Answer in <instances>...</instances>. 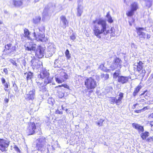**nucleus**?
I'll return each instance as SVG.
<instances>
[{
  "instance_id": "1",
  "label": "nucleus",
  "mask_w": 153,
  "mask_h": 153,
  "mask_svg": "<svg viewBox=\"0 0 153 153\" xmlns=\"http://www.w3.org/2000/svg\"><path fill=\"white\" fill-rule=\"evenodd\" d=\"M92 25L93 34L97 38H101L102 34L104 35L110 34V36H114V28L107 26L105 20L101 18L96 19L92 21Z\"/></svg>"
},
{
  "instance_id": "27",
  "label": "nucleus",
  "mask_w": 153,
  "mask_h": 153,
  "mask_svg": "<svg viewBox=\"0 0 153 153\" xmlns=\"http://www.w3.org/2000/svg\"><path fill=\"white\" fill-rule=\"evenodd\" d=\"M149 133L148 131H146L140 134V137L143 140H146L149 136Z\"/></svg>"
},
{
  "instance_id": "18",
  "label": "nucleus",
  "mask_w": 153,
  "mask_h": 153,
  "mask_svg": "<svg viewBox=\"0 0 153 153\" xmlns=\"http://www.w3.org/2000/svg\"><path fill=\"white\" fill-rule=\"evenodd\" d=\"M122 61L121 59L118 57H116L114 60L113 63L116 66V67H119L120 69L122 65L121 63Z\"/></svg>"
},
{
  "instance_id": "54",
  "label": "nucleus",
  "mask_w": 153,
  "mask_h": 153,
  "mask_svg": "<svg viewBox=\"0 0 153 153\" xmlns=\"http://www.w3.org/2000/svg\"><path fill=\"white\" fill-rule=\"evenodd\" d=\"M140 102H145V100L143 99H141L139 101Z\"/></svg>"
},
{
  "instance_id": "33",
  "label": "nucleus",
  "mask_w": 153,
  "mask_h": 153,
  "mask_svg": "<svg viewBox=\"0 0 153 153\" xmlns=\"http://www.w3.org/2000/svg\"><path fill=\"white\" fill-rule=\"evenodd\" d=\"M146 6L148 8L150 7L152 5V1L150 0H147L145 1Z\"/></svg>"
},
{
  "instance_id": "7",
  "label": "nucleus",
  "mask_w": 153,
  "mask_h": 153,
  "mask_svg": "<svg viewBox=\"0 0 153 153\" xmlns=\"http://www.w3.org/2000/svg\"><path fill=\"white\" fill-rule=\"evenodd\" d=\"M69 76L66 72L62 71L59 73V77H55L56 81L58 84L65 82L69 79Z\"/></svg>"
},
{
  "instance_id": "50",
  "label": "nucleus",
  "mask_w": 153,
  "mask_h": 153,
  "mask_svg": "<svg viewBox=\"0 0 153 153\" xmlns=\"http://www.w3.org/2000/svg\"><path fill=\"white\" fill-rule=\"evenodd\" d=\"M142 111V110L141 109L140 110H135L134 111V112L137 113H138L141 112Z\"/></svg>"
},
{
  "instance_id": "13",
  "label": "nucleus",
  "mask_w": 153,
  "mask_h": 153,
  "mask_svg": "<svg viewBox=\"0 0 153 153\" xmlns=\"http://www.w3.org/2000/svg\"><path fill=\"white\" fill-rule=\"evenodd\" d=\"M37 140L38 142L36 143V147L38 151H39L44 146L46 143V139L45 137H41Z\"/></svg>"
},
{
  "instance_id": "35",
  "label": "nucleus",
  "mask_w": 153,
  "mask_h": 153,
  "mask_svg": "<svg viewBox=\"0 0 153 153\" xmlns=\"http://www.w3.org/2000/svg\"><path fill=\"white\" fill-rule=\"evenodd\" d=\"M9 61L13 65L15 66V67H18V65L15 60L11 59H10Z\"/></svg>"
},
{
  "instance_id": "29",
  "label": "nucleus",
  "mask_w": 153,
  "mask_h": 153,
  "mask_svg": "<svg viewBox=\"0 0 153 153\" xmlns=\"http://www.w3.org/2000/svg\"><path fill=\"white\" fill-rule=\"evenodd\" d=\"M41 18L40 16H36L33 20V22L34 24H37L40 22L41 20Z\"/></svg>"
},
{
  "instance_id": "6",
  "label": "nucleus",
  "mask_w": 153,
  "mask_h": 153,
  "mask_svg": "<svg viewBox=\"0 0 153 153\" xmlns=\"http://www.w3.org/2000/svg\"><path fill=\"white\" fill-rule=\"evenodd\" d=\"M36 129V126L35 122L30 121L28 123L26 132L28 135H33L35 133Z\"/></svg>"
},
{
  "instance_id": "61",
  "label": "nucleus",
  "mask_w": 153,
  "mask_h": 153,
  "mask_svg": "<svg viewBox=\"0 0 153 153\" xmlns=\"http://www.w3.org/2000/svg\"><path fill=\"white\" fill-rule=\"evenodd\" d=\"M66 111H67V109H66Z\"/></svg>"
},
{
  "instance_id": "8",
  "label": "nucleus",
  "mask_w": 153,
  "mask_h": 153,
  "mask_svg": "<svg viewBox=\"0 0 153 153\" xmlns=\"http://www.w3.org/2000/svg\"><path fill=\"white\" fill-rule=\"evenodd\" d=\"M16 50V46L13 45L12 43H9L5 45L3 51L6 54H8L15 52Z\"/></svg>"
},
{
  "instance_id": "47",
  "label": "nucleus",
  "mask_w": 153,
  "mask_h": 153,
  "mask_svg": "<svg viewBox=\"0 0 153 153\" xmlns=\"http://www.w3.org/2000/svg\"><path fill=\"white\" fill-rule=\"evenodd\" d=\"M104 64H102L99 66V68L102 70H104Z\"/></svg>"
},
{
  "instance_id": "14",
  "label": "nucleus",
  "mask_w": 153,
  "mask_h": 153,
  "mask_svg": "<svg viewBox=\"0 0 153 153\" xmlns=\"http://www.w3.org/2000/svg\"><path fill=\"white\" fill-rule=\"evenodd\" d=\"M143 63L142 61H140L137 63V65L136 67V71L139 73H140V74H143L144 75L146 73L145 70L143 69Z\"/></svg>"
},
{
  "instance_id": "39",
  "label": "nucleus",
  "mask_w": 153,
  "mask_h": 153,
  "mask_svg": "<svg viewBox=\"0 0 153 153\" xmlns=\"http://www.w3.org/2000/svg\"><path fill=\"white\" fill-rule=\"evenodd\" d=\"M82 11L79 8L77 9V15L78 16H79L81 15Z\"/></svg>"
},
{
  "instance_id": "59",
  "label": "nucleus",
  "mask_w": 153,
  "mask_h": 153,
  "mask_svg": "<svg viewBox=\"0 0 153 153\" xmlns=\"http://www.w3.org/2000/svg\"><path fill=\"white\" fill-rule=\"evenodd\" d=\"M3 23V22L0 20V25L2 24Z\"/></svg>"
},
{
  "instance_id": "3",
  "label": "nucleus",
  "mask_w": 153,
  "mask_h": 153,
  "mask_svg": "<svg viewBox=\"0 0 153 153\" xmlns=\"http://www.w3.org/2000/svg\"><path fill=\"white\" fill-rule=\"evenodd\" d=\"M36 45L31 42H28V45L25 47V50L32 51H35V55L39 59L42 58L44 56V49L41 46L39 45L36 49Z\"/></svg>"
},
{
  "instance_id": "34",
  "label": "nucleus",
  "mask_w": 153,
  "mask_h": 153,
  "mask_svg": "<svg viewBox=\"0 0 153 153\" xmlns=\"http://www.w3.org/2000/svg\"><path fill=\"white\" fill-rule=\"evenodd\" d=\"M48 102L49 105H53L54 104V100L52 98H49L48 100Z\"/></svg>"
},
{
  "instance_id": "53",
  "label": "nucleus",
  "mask_w": 153,
  "mask_h": 153,
  "mask_svg": "<svg viewBox=\"0 0 153 153\" xmlns=\"http://www.w3.org/2000/svg\"><path fill=\"white\" fill-rule=\"evenodd\" d=\"M149 124L151 127L153 128V120L150 121Z\"/></svg>"
},
{
  "instance_id": "36",
  "label": "nucleus",
  "mask_w": 153,
  "mask_h": 153,
  "mask_svg": "<svg viewBox=\"0 0 153 153\" xmlns=\"http://www.w3.org/2000/svg\"><path fill=\"white\" fill-rule=\"evenodd\" d=\"M65 54L67 59H69L71 57V55L69 53V51L68 49L66 50L65 52Z\"/></svg>"
},
{
  "instance_id": "43",
  "label": "nucleus",
  "mask_w": 153,
  "mask_h": 153,
  "mask_svg": "<svg viewBox=\"0 0 153 153\" xmlns=\"http://www.w3.org/2000/svg\"><path fill=\"white\" fill-rule=\"evenodd\" d=\"M70 39L74 41L76 39V36L74 34H73L72 35L70 36Z\"/></svg>"
},
{
  "instance_id": "44",
  "label": "nucleus",
  "mask_w": 153,
  "mask_h": 153,
  "mask_svg": "<svg viewBox=\"0 0 153 153\" xmlns=\"http://www.w3.org/2000/svg\"><path fill=\"white\" fill-rule=\"evenodd\" d=\"M14 148L15 150L17 152H20L21 151L18 146H14Z\"/></svg>"
},
{
  "instance_id": "38",
  "label": "nucleus",
  "mask_w": 153,
  "mask_h": 153,
  "mask_svg": "<svg viewBox=\"0 0 153 153\" xmlns=\"http://www.w3.org/2000/svg\"><path fill=\"white\" fill-rule=\"evenodd\" d=\"M13 86L14 88V89L16 91H18V87L15 82H13Z\"/></svg>"
},
{
  "instance_id": "60",
  "label": "nucleus",
  "mask_w": 153,
  "mask_h": 153,
  "mask_svg": "<svg viewBox=\"0 0 153 153\" xmlns=\"http://www.w3.org/2000/svg\"><path fill=\"white\" fill-rule=\"evenodd\" d=\"M62 106V109H63V105H62V106Z\"/></svg>"
},
{
  "instance_id": "45",
  "label": "nucleus",
  "mask_w": 153,
  "mask_h": 153,
  "mask_svg": "<svg viewBox=\"0 0 153 153\" xmlns=\"http://www.w3.org/2000/svg\"><path fill=\"white\" fill-rule=\"evenodd\" d=\"M55 113L57 114H62L63 112L62 111H60L59 109H57L56 110Z\"/></svg>"
},
{
  "instance_id": "57",
  "label": "nucleus",
  "mask_w": 153,
  "mask_h": 153,
  "mask_svg": "<svg viewBox=\"0 0 153 153\" xmlns=\"http://www.w3.org/2000/svg\"><path fill=\"white\" fill-rule=\"evenodd\" d=\"M62 84L61 85H59L58 86H56L55 87V88H58L59 87H62Z\"/></svg>"
},
{
  "instance_id": "56",
  "label": "nucleus",
  "mask_w": 153,
  "mask_h": 153,
  "mask_svg": "<svg viewBox=\"0 0 153 153\" xmlns=\"http://www.w3.org/2000/svg\"><path fill=\"white\" fill-rule=\"evenodd\" d=\"M139 104L138 103H136L133 106L134 107V108H135L136 106L137 105H139Z\"/></svg>"
},
{
  "instance_id": "58",
  "label": "nucleus",
  "mask_w": 153,
  "mask_h": 153,
  "mask_svg": "<svg viewBox=\"0 0 153 153\" xmlns=\"http://www.w3.org/2000/svg\"><path fill=\"white\" fill-rule=\"evenodd\" d=\"M57 61H58L57 59H55V61H54V63H56L57 62Z\"/></svg>"
},
{
  "instance_id": "55",
  "label": "nucleus",
  "mask_w": 153,
  "mask_h": 153,
  "mask_svg": "<svg viewBox=\"0 0 153 153\" xmlns=\"http://www.w3.org/2000/svg\"><path fill=\"white\" fill-rule=\"evenodd\" d=\"M110 68H111L112 71H114L115 69V68H114L113 66H111Z\"/></svg>"
},
{
  "instance_id": "63",
  "label": "nucleus",
  "mask_w": 153,
  "mask_h": 153,
  "mask_svg": "<svg viewBox=\"0 0 153 153\" xmlns=\"http://www.w3.org/2000/svg\"><path fill=\"white\" fill-rule=\"evenodd\" d=\"M152 101H153V99H152Z\"/></svg>"
},
{
  "instance_id": "28",
  "label": "nucleus",
  "mask_w": 153,
  "mask_h": 153,
  "mask_svg": "<svg viewBox=\"0 0 153 153\" xmlns=\"http://www.w3.org/2000/svg\"><path fill=\"white\" fill-rule=\"evenodd\" d=\"M135 11L130 10L126 13V15L128 17H132L134 15Z\"/></svg>"
},
{
  "instance_id": "15",
  "label": "nucleus",
  "mask_w": 153,
  "mask_h": 153,
  "mask_svg": "<svg viewBox=\"0 0 153 153\" xmlns=\"http://www.w3.org/2000/svg\"><path fill=\"white\" fill-rule=\"evenodd\" d=\"M33 34L35 38L37 40L42 41L45 39V33H39L38 34L37 36H36V35L35 32L33 33Z\"/></svg>"
},
{
  "instance_id": "9",
  "label": "nucleus",
  "mask_w": 153,
  "mask_h": 153,
  "mask_svg": "<svg viewBox=\"0 0 153 153\" xmlns=\"http://www.w3.org/2000/svg\"><path fill=\"white\" fill-rule=\"evenodd\" d=\"M119 97L117 99L115 97H111L110 102L112 104H116L117 105L120 104L122 102V100L123 98L124 94L122 92H120L118 95Z\"/></svg>"
},
{
  "instance_id": "11",
  "label": "nucleus",
  "mask_w": 153,
  "mask_h": 153,
  "mask_svg": "<svg viewBox=\"0 0 153 153\" xmlns=\"http://www.w3.org/2000/svg\"><path fill=\"white\" fill-rule=\"evenodd\" d=\"M31 65L33 69H38L42 66V62L34 57L31 61Z\"/></svg>"
},
{
  "instance_id": "30",
  "label": "nucleus",
  "mask_w": 153,
  "mask_h": 153,
  "mask_svg": "<svg viewBox=\"0 0 153 153\" xmlns=\"http://www.w3.org/2000/svg\"><path fill=\"white\" fill-rule=\"evenodd\" d=\"M106 17L107 18V21L109 23H111L113 22L114 20L111 16L110 15L109 12L107 13V14L106 15Z\"/></svg>"
},
{
  "instance_id": "48",
  "label": "nucleus",
  "mask_w": 153,
  "mask_h": 153,
  "mask_svg": "<svg viewBox=\"0 0 153 153\" xmlns=\"http://www.w3.org/2000/svg\"><path fill=\"white\" fill-rule=\"evenodd\" d=\"M62 87L64 88H67L68 89H69V86L66 84H62Z\"/></svg>"
},
{
  "instance_id": "25",
  "label": "nucleus",
  "mask_w": 153,
  "mask_h": 153,
  "mask_svg": "<svg viewBox=\"0 0 153 153\" xmlns=\"http://www.w3.org/2000/svg\"><path fill=\"white\" fill-rule=\"evenodd\" d=\"M63 89L59 88L57 90V96L59 98H62L64 96Z\"/></svg>"
},
{
  "instance_id": "46",
  "label": "nucleus",
  "mask_w": 153,
  "mask_h": 153,
  "mask_svg": "<svg viewBox=\"0 0 153 153\" xmlns=\"http://www.w3.org/2000/svg\"><path fill=\"white\" fill-rule=\"evenodd\" d=\"M150 107L148 106H146V107H144L142 109H141L142 111H145L146 110H148L149 109Z\"/></svg>"
},
{
  "instance_id": "10",
  "label": "nucleus",
  "mask_w": 153,
  "mask_h": 153,
  "mask_svg": "<svg viewBox=\"0 0 153 153\" xmlns=\"http://www.w3.org/2000/svg\"><path fill=\"white\" fill-rule=\"evenodd\" d=\"M9 144V142L4 139L0 138V150L2 152L6 151Z\"/></svg>"
},
{
  "instance_id": "21",
  "label": "nucleus",
  "mask_w": 153,
  "mask_h": 153,
  "mask_svg": "<svg viewBox=\"0 0 153 153\" xmlns=\"http://www.w3.org/2000/svg\"><path fill=\"white\" fill-rule=\"evenodd\" d=\"M142 88V86L139 85L137 86L134 89V91L132 93V95L133 97H135L137 95L138 93L140 91V89Z\"/></svg>"
},
{
  "instance_id": "42",
  "label": "nucleus",
  "mask_w": 153,
  "mask_h": 153,
  "mask_svg": "<svg viewBox=\"0 0 153 153\" xmlns=\"http://www.w3.org/2000/svg\"><path fill=\"white\" fill-rule=\"evenodd\" d=\"M146 141L149 142H153V137H149L146 139Z\"/></svg>"
},
{
  "instance_id": "31",
  "label": "nucleus",
  "mask_w": 153,
  "mask_h": 153,
  "mask_svg": "<svg viewBox=\"0 0 153 153\" xmlns=\"http://www.w3.org/2000/svg\"><path fill=\"white\" fill-rule=\"evenodd\" d=\"M147 92L148 91L147 90L143 91V92L140 95V97L141 98L143 96L145 99H147L149 97L148 95L149 94L148 93H147Z\"/></svg>"
},
{
  "instance_id": "32",
  "label": "nucleus",
  "mask_w": 153,
  "mask_h": 153,
  "mask_svg": "<svg viewBox=\"0 0 153 153\" xmlns=\"http://www.w3.org/2000/svg\"><path fill=\"white\" fill-rule=\"evenodd\" d=\"M120 69L116 71L113 74V78L116 79L117 77H119V75H120Z\"/></svg>"
},
{
  "instance_id": "19",
  "label": "nucleus",
  "mask_w": 153,
  "mask_h": 153,
  "mask_svg": "<svg viewBox=\"0 0 153 153\" xmlns=\"http://www.w3.org/2000/svg\"><path fill=\"white\" fill-rule=\"evenodd\" d=\"M132 126L133 128L139 131L143 132L144 131L143 126L137 123H133Z\"/></svg>"
},
{
  "instance_id": "17",
  "label": "nucleus",
  "mask_w": 153,
  "mask_h": 153,
  "mask_svg": "<svg viewBox=\"0 0 153 153\" xmlns=\"http://www.w3.org/2000/svg\"><path fill=\"white\" fill-rule=\"evenodd\" d=\"M128 78L127 76H119L117 79L118 82L122 84L126 83L128 82Z\"/></svg>"
},
{
  "instance_id": "5",
  "label": "nucleus",
  "mask_w": 153,
  "mask_h": 153,
  "mask_svg": "<svg viewBox=\"0 0 153 153\" xmlns=\"http://www.w3.org/2000/svg\"><path fill=\"white\" fill-rule=\"evenodd\" d=\"M137 33L139 37V39H149L151 37V35L149 34L146 33L142 31L144 30L143 27H136V28Z\"/></svg>"
},
{
  "instance_id": "52",
  "label": "nucleus",
  "mask_w": 153,
  "mask_h": 153,
  "mask_svg": "<svg viewBox=\"0 0 153 153\" xmlns=\"http://www.w3.org/2000/svg\"><path fill=\"white\" fill-rule=\"evenodd\" d=\"M4 102L5 103H8V102L9 101V98H5L4 99Z\"/></svg>"
},
{
  "instance_id": "49",
  "label": "nucleus",
  "mask_w": 153,
  "mask_h": 153,
  "mask_svg": "<svg viewBox=\"0 0 153 153\" xmlns=\"http://www.w3.org/2000/svg\"><path fill=\"white\" fill-rule=\"evenodd\" d=\"M148 117L150 119H153V113L149 114L148 116Z\"/></svg>"
},
{
  "instance_id": "37",
  "label": "nucleus",
  "mask_w": 153,
  "mask_h": 153,
  "mask_svg": "<svg viewBox=\"0 0 153 153\" xmlns=\"http://www.w3.org/2000/svg\"><path fill=\"white\" fill-rule=\"evenodd\" d=\"M39 33H45V27L43 26H41L39 27Z\"/></svg>"
},
{
  "instance_id": "20",
  "label": "nucleus",
  "mask_w": 153,
  "mask_h": 153,
  "mask_svg": "<svg viewBox=\"0 0 153 153\" xmlns=\"http://www.w3.org/2000/svg\"><path fill=\"white\" fill-rule=\"evenodd\" d=\"M61 22L63 23V26L65 28L68 26V22L66 19V17L64 16H61L60 17Z\"/></svg>"
},
{
  "instance_id": "40",
  "label": "nucleus",
  "mask_w": 153,
  "mask_h": 153,
  "mask_svg": "<svg viewBox=\"0 0 153 153\" xmlns=\"http://www.w3.org/2000/svg\"><path fill=\"white\" fill-rule=\"evenodd\" d=\"M104 120L102 119H100L99 121L97 122V124L99 126H101L102 125Z\"/></svg>"
},
{
  "instance_id": "41",
  "label": "nucleus",
  "mask_w": 153,
  "mask_h": 153,
  "mask_svg": "<svg viewBox=\"0 0 153 153\" xmlns=\"http://www.w3.org/2000/svg\"><path fill=\"white\" fill-rule=\"evenodd\" d=\"M101 76L102 77H104L105 80H107L109 78V75L108 74H106L105 75L103 74L101 75Z\"/></svg>"
},
{
  "instance_id": "16",
  "label": "nucleus",
  "mask_w": 153,
  "mask_h": 153,
  "mask_svg": "<svg viewBox=\"0 0 153 153\" xmlns=\"http://www.w3.org/2000/svg\"><path fill=\"white\" fill-rule=\"evenodd\" d=\"M1 83L4 86V90L6 92H8L9 91L8 88L10 86L9 82H6V81L5 79L3 77L1 78Z\"/></svg>"
},
{
  "instance_id": "12",
  "label": "nucleus",
  "mask_w": 153,
  "mask_h": 153,
  "mask_svg": "<svg viewBox=\"0 0 153 153\" xmlns=\"http://www.w3.org/2000/svg\"><path fill=\"white\" fill-rule=\"evenodd\" d=\"M25 99L27 101H33L35 97V90L33 89L25 95Z\"/></svg>"
},
{
  "instance_id": "22",
  "label": "nucleus",
  "mask_w": 153,
  "mask_h": 153,
  "mask_svg": "<svg viewBox=\"0 0 153 153\" xmlns=\"http://www.w3.org/2000/svg\"><path fill=\"white\" fill-rule=\"evenodd\" d=\"M24 75L26 77L27 81L31 80L33 78V73L30 71H28L25 73Z\"/></svg>"
},
{
  "instance_id": "26",
  "label": "nucleus",
  "mask_w": 153,
  "mask_h": 153,
  "mask_svg": "<svg viewBox=\"0 0 153 153\" xmlns=\"http://www.w3.org/2000/svg\"><path fill=\"white\" fill-rule=\"evenodd\" d=\"M131 10L135 11H136L138 8V5L137 3L134 2L131 4Z\"/></svg>"
},
{
  "instance_id": "4",
  "label": "nucleus",
  "mask_w": 153,
  "mask_h": 153,
  "mask_svg": "<svg viewBox=\"0 0 153 153\" xmlns=\"http://www.w3.org/2000/svg\"><path fill=\"white\" fill-rule=\"evenodd\" d=\"M84 85L88 90H90V93L93 92L92 90L94 89L97 86V82L95 79L92 77H86L84 80Z\"/></svg>"
},
{
  "instance_id": "51",
  "label": "nucleus",
  "mask_w": 153,
  "mask_h": 153,
  "mask_svg": "<svg viewBox=\"0 0 153 153\" xmlns=\"http://www.w3.org/2000/svg\"><path fill=\"white\" fill-rule=\"evenodd\" d=\"M3 71L6 74H8V70L7 68L4 69Z\"/></svg>"
},
{
  "instance_id": "62",
  "label": "nucleus",
  "mask_w": 153,
  "mask_h": 153,
  "mask_svg": "<svg viewBox=\"0 0 153 153\" xmlns=\"http://www.w3.org/2000/svg\"><path fill=\"white\" fill-rule=\"evenodd\" d=\"M139 107H142V106H139Z\"/></svg>"
},
{
  "instance_id": "23",
  "label": "nucleus",
  "mask_w": 153,
  "mask_h": 153,
  "mask_svg": "<svg viewBox=\"0 0 153 153\" xmlns=\"http://www.w3.org/2000/svg\"><path fill=\"white\" fill-rule=\"evenodd\" d=\"M26 0H20V1L16 0H13V5L16 7H19L23 4V2Z\"/></svg>"
},
{
  "instance_id": "2",
  "label": "nucleus",
  "mask_w": 153,
  "mask_h": 153,
  "mask_svg": "<svg viewBox=\"0 0 153 153\" xmlns=\"http://www.w3.org/2000/svg\"><path fill=\"white\" fill-rule=\"evenodd\" d=\"M39 81H36L37 86L42 88L52 82V78L50 76L48 71L45 68L42 69L37 76Z\"/></svg>"
},
{
  "instance_id": "24",
  "label": "nucleus",
  "mask_w": 153,
  "mask_h": 153,
  "mask_svg": "<svg viewBox=\"0 0 153 153\" xmlns=\"http://www.w3.org/2000/svg\"><path fill=\"white\" fill-rule=\"evenodd\" d=\"M24 33L25 38H27L28 39H31L30 36V32L28 29L25 28L24 30Z\"/></svg>"
}]
</instances>
